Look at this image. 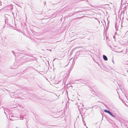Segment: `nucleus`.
<instances>
[{"mask_svg": "<svg viewBox=\"0 0 128 128\" xmlns=\"http://www.w3.org/2000/svg\"><path fill=\"white\" fill-rule=\"evenodd\" d=\"M103 58L104 60H108V58L105 55H103Z\"/></svg>", "mask_w": 128, "mask_h": 128, "instance_id": "1", "label": "nucleus"}, {"mask_svg": "<svg viewBox=\"0 0 128 128\" xmlns=\"http://www.w3.org/2000/svg\"><path fill=\"white\" fill-rule=\"evenodd\" d=\"M109 114L111 115V116H112V117L114 118L115 117V116L114 115L112 114L111 113V112H110V113Z\"/></svg>", "mask_w": 128, "mask_h": 128, "instance_id": "2", "label": "nucleus"}, {"mask_svg": "<svg viewBox=\"0 0 128 128\" xmlns=\"http://www.w3.org/2000/svg\"><path fill=\"white\" fill-rule=\"evenodd\" d=\"M108 110H104V111L105 112H107L108 111Z\"/></svg>", "mask_w": 128, "mask_h": 128, "instance_id": "3", "label": "nucleus"}, {"mask_svg": "<svg viewBox=\"0 0 128 128\" xmlns=\"http://www.w3.org/2000/svg\"><path fill=\"white\" fill-rule=\"evenodd\" d=\"M110 111H108L107 113H108V114H109L110 113Z\"/></svg>", "mask_w": 128, "mask_h": 128, "instance_id": "4", "label": "nucleus"}, {"mask_svg": "<svg viewBox=\"0 0 128 128\" xmlns=\"http://www.w3.org/2000/svg\"><path fill=\"white\" fill-rule=\"evenodd\" d=\"M123 50H121V51H119V52H122V51Z\"/></svg>", "mask_w": 128, "mask_h": 128, "instance_id": "5", "label": "nucleus"}, {"mask_svg": "<svg viewBox=\"0 0 128 128\" xmlns=\"http://www.w3.org/2000/svg\"><path fill=\"white\" fill-rule=\"evenodd\" d=\"M47 50H48L50 51L52 50H48V49H47Z\"/></svg>", "mask_w": 128, "mask_h": 128, "instance_id": "6", "label": "nucleus"}]
</instances>
